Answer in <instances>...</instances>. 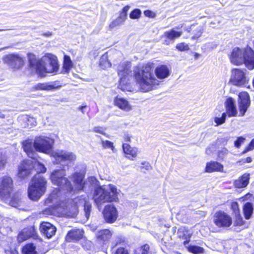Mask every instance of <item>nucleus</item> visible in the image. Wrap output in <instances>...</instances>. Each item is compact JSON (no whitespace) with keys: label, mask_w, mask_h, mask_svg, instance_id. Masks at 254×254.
<instances>
[{"label":"nucleus","mask_w":254,"mask_h":254,"mask_svg":"<svg viewBox=\"0 0 254 254\" xmlns=\"http://www.w3.org/2000/svg\"><path fill=\"white\" fill-rule=\"evenodd\" d=\"M153 64L148 63L141 67L136 66L133 69L134 77L138 88L142 92H146L157 88L159 81L152 72Z\"/></svg>","instance_id":"obj_1"},{"label":"nucleus","mask_w":254,"mask_h":254,"mask_svg":"<svg viewBox=\"0 0 254 254\" xmlns=\"http://www.w3.org/2000/svg\"><path fill=\"white\" fill-rule=\"evenodd\" d=\"M31 161L32 162L29 164L31 168H34L38 174L32 179L28 193L31 199L37 200L46 191L47 181L40 173L46 172V168L44 164L39 161Z\"/></svg>","instance_id":"obj_2"},{"label":"nucleus","mask_w":254,"mask_h":254,"mask_svg":"<svg viewBox=\"0 0 254 254\" xmlns=\"http://www.w3.org/2000/svg\"><path fill=\"white\" fill-rule=\"evenodd\" d=\"M29 65L34 69L40 76H44L47 73H56L59 69L58 59L51 54H46L40 60H37L32 54L28 55Z\"/></svg>","instance_id":"obj_3"},{"label":"nucleus","mask_w":254,"mask_h":254,"mask_svg":"<svg viewBox=\"0 0 254 254\" xmlns=\"http://www.w3.org/2000/svg\"><path fill=\"white\" fill-rule=\"evenodd\" d=\"M90 184H95L93 199L98 208L106 202H112L118 200V191L117 187L112 184L98 186L97 180L95 178H90L88 181Z\"/></svg>","instance_id":"obj_4"},{"label":"nucleus","mask_w":254,"mask_h":254,"mask_svg":"<svg viewBox=\"0 0 254 254\" xmlns=\"http://www.w3.org/2000/svg\"><path fill=\"white\" fill-rule=\"evenodd\" d=\"M0 198L5 203L16 207V192L13 181L9 176L0 178Z\"/></svg>","instance_id":"obj_5"},{"label":"nucleus","mask_w":254,"mask_h":254,"mask_svg":"<svg viewBox=\"0 0 254 254\" xmlns=\"http://www.w3.org/2000/svg\"><path fill=\"white\" fill-rule=\"evenodd\" d=\"M231 62L236 65L245 63L249 69L254 68V51L251 48L240 49L235 48L231 54Z\"/></svg>","instance_id":"obj_6"},{"label":"nucleus","mask_w":254,"mask_h":254,"mask_svg":"<svg viewBox=\"0 0 254 254\" xmlns=\"http://www.w3.org/2000/svg\"><path fill=\"white\" fill-rule=\"evenodd\" d=\"M131 63L129 62H125L121 63L118 66L117 70L119 76L120 77L119 87L123 90L131 91L130 87L127 84V81L131 72Z\"/></svg>","instance_id":"obj_7"},{"label":"nucleus","mask_w":254,"mask_h":254,"mask_svg":"<svg viewBox=\"0 0 254 254\" xmlns=\"http://www.w3.org/2000/svg\"><path fill=\"white\" fill-rule=\"evenodd\" d=\"M65 176L64 170H56L52 173L51 180L54 184L60 187L61 189L71 192L73 190V188L68 179L64 177Z\"/></svg>","instance_id":"obj_8"},{"label":"nucleus","mask_w":254,"mask_h":254,"mask_svg":"<svg viewBox=\"0 0 254 254\" xmlns=\"http://www.w3.org/2000/svg\"><path fill=\"white\" fill-rule=\"evenodd\" d=\"M54 140L49 137L40 135L36 136L34 140V148L38 152L51 154Z\"/></svg>","instance_id":"obj_9"},{"label":"nucleus","mask_w":254,"mask_h":254,"mask_svg":"<svg viewBox=\"0 0 254 254\" xmlns=\"http://www.w3.org/2000/svg\"><path fill=\"white\" fill-rule=\"evenodd\" d=\"M245 71H246V69H232L230 82L238 87H246L249 79L246 75Z\"/></svg>","instance_id":"obj_10"},{"label":"nucleus","mask_w":254,"mask_h":254,"mask_svg":"<svg viewBox=\"0 0 254 254\" xmlns=\"http://www.w3.org/2000/svg\"><path fill=\"white\" fill-rule=\"evenodd\" d=\"M51 156L55 159L56 164L61 162L71 163L74 162L76 159V156L74 153L64 150H57L53 151Z\"/></svg>","instance_id":"obj_11"},{"label":"nucleus","mask_w":254,"mask_h":254,"mask_svg":"<svg viewBox=\"0 0 254 254\" xmlns=\"http://www.w3.org/2000/svg\"><path fill=\"white\" fill-rule=\"evenodd\" d=\"M213 222L218 227H228L231 225L232 220L227 214L219 211L215 213Z\"/></svg>","instance_id":"obj_12"},{"label":"nucleus","mask_w":254,"mask_h":254,"mask_svg":"<svg viewBox=\"0 0 254 254\" xmlns=\"http://www.w3.org/2000/svg\"><path fill=\"white\" fill-rule=\"evenodd\" d=\"M104 219L107 223H113L117 220L118 213L113 205H106L103 211Z\"/></svg>","instance_id":"obj_13"},{"label":"nucleus","mask_w":254,"mask_h":254,"mask_svg":"<svg viewBox=\"0 0 254 254\" xmlns=\"http://www.w3.org/2000/svg\"><path fill=\"white\" fill-rule=\"evenodd\" d=\"M239 109L241 116H243L249 107L251 101L249 94L242 92L239 94Z\"/></svg>","instance_id":"obj_14"},{"label":"nucleus","mask_w":254,"mask_h":254,"mask_svg":"<svg viewBox=\"0 0 254 254\" xmlns=\"http://www.w3.org/2000/svg\"><path fill=\"white\" fill-rule=\"evenodd\" d=\"M40 230L47 238H50L54 236L56 232V228L53 224L47 222L41 224Z\"/></svg>","instance_id":"obj_15"},{"label":"nucleus","mask_w":254,"mask_h":254,"mask_svg":"<svg viewBox=\"0 0 254 254\" xmlns=\"http://www.w3.org/2000/svg\"><path fill=\"white\" fill-rule=\"evenodd\" d=\"M83 178L84 176L79 173H75L72 175L71 179L74 184V191L82 190L85 188L88 183H83Z\"/></svg>","instance_id":"obj_16"},{"label":"nucleus","mask_w":254,"mask_h":254,"mask_svg":"<svg viewBox=\"0 0 254 254\" xmlns=\"http://www.w3.org/2000/svg\"><path fill=\"white\" fill-rule=\"evenodd\" d=\"M112 236V232L109 229H103L98 231L96 234L97 241L100 244H106Z\"/></svg>","instance_id":"obj_17"},{"label":"nucleus","mask_w":254,"mask_h":254,"mask_svg":"<svg viewBox=\"0 0 254 254\" xmlns=\"http://www.w3.org/2000/svg\"><path fill=\"white\" fill-rule=\"evenodd\" d=\"M183 32L181 31H177L175 28L172 29L170 30L166 31L163 35L167 40L164 41V44L168 45L170 43V41H174L175 39L179 38L182 35Z\"/></svg>","instance_id":"obj_18"},{"label":"nucleus","mask_w":254,"mask_h":254,"mask_svg":"<svg viewBox=\"0 0 254 254\" xmlns=\"http://www.w3.org/2000/svg\"><path fill=\"white\" fill-rule=\"evenodd\" d=\"M34 142L31 139H27L22 142V148L26 153L28 156L32 159H34L35 153L33 150Z\"/></svg>","instance_id":"obj_19"},{"label":"nucleus","mask_w":254,"mask_h":254,"mask_svg":"<svg viewBox=\"0 0 254 254\" xmlns=\"http://www.w3.org/2000/svg\"><path fill=\"white\" fill-rule=\"evenodd\" d=\"M74 201L77 204V205H84L85 216L86 219H88L90 217L91 212V203L89 201H87L85 197H82V196H81L80 199H78V198H75Z\"/></svg>","instance_id":"obj_20"},{"label":"nucleus","mask_w":254,"mask_h":254,"mask_svg":"<svg viewBox=\"0 0 254 254\" xmlns=\"http://www.w3.org/2000/svg\"><path fill=\"white\" fill-rule=\"evenodd\" d=\"M32 162L31 160H27L23 162L21 165L19 172L18 174V177L24 178L27 177L31 173V167L30 164Z\"/></svg>","instance_id":"obj_21"},{"label":"nucleus","mask_w":254,"mask_h":254,"mask_svg":"<svg viewBox=\"0 0 254 254\" xmlns=\"http://www.w3.org/2000/svg\"><path fill=\"white\" fill-rule=\"evenodd\" d=\"M155 73L158 79H163L169 76L170 71L166 65H161L155 68Z\"/></svg>","instance_id":"obj_22"},{"label":"nucleus","mask_w":254,"mask_h":254,"mask_svg":"<svg viewBox=\"0 0 254 254\" xmlns=\"http://www.w3.org/2000/svg\"><path fill=\"white\" fill-rule=\"evenodd\" d=\"M250 179V174L245 173L239 179L235 181L234 183V186L238 189L245 188L249 183Z\"/></svg>","instance_id":"obj_23"},{"label":"nucleus","mask_w":254,"mask_h":254,"mask_svg":"<svg viewBox=\"0 0 254 254\" xmlns=\"http://www.w3.org/2000/svg\"><path fill=\"white\" fill-rule=\"evenodd\" d=\"M114 104L118 108L125 111H129L132 109L131 106L128 102L123 98L116 97L114 100Z\"/></svg>","instance_id":"obj_24"},{"label":"nucleus","mask_w":254,"mask_h":254,"mask_svg":"<svg viewBox=\"0 0 254 254\" xmlns=\"http://www.w3.org/2000/svg\"><path fill=\"white\" fill-rule=\"evenodd\" d=\"M82 237V231L79 229L69 231L66 236L67 242H74L79 240Z\"/></svg>","instance_id":"obj_25"},{"label":"nucleus","mask_w":254,"mask_h":254,"mask_svg":"<svg viewBox=\"0 0 254 254\" xmlns=\"http://www.w3.org/2000/svg\"><path fill=\"white\" fill-rule=\"evenodd\" d=\"M58 88L54 84L48 83H38L32 87V91L37 90H52Z\"/></svg>","instance_id":"obj_26"},{"label":"nucleus","mask_w":254,"mask_h":254,"mask_svg":"<svg viewBox=\"0 0 254 254\" xmlns=\"http://www.w3.org/2000/svg\"><path fill=\"white\" fill-rule=\"evenodd\" d=\"M223 166L217 162H212L208 163L205 167V171L208 173H211L214 171H221Z\"/></svg>","instance_id":"obj_27"},{"label":"nucleus","mask_w":254,"mask_h":254,"mask_svg":"<svg viewBox=\"0 0 254 254\" xmlns=\"http://www.w3.org/2000/svg\"><path fill=\"white\" fill-rule=\"evenodd\" d=\"M123 148L124 153L130 156H128L129 159L133 160V158L136 156L137 153V149L136 148H131L130 146L127 143H124L123 144Z\"/></svg>","instance_id":"obj_28"},{"label":"nucleus","mask_w":254,"mask_h":254,"mask_svg":"<svg viewBox=\"0 0 254 254\" xmlns=\"http://www.w3.org/2000/svg\"><path fill=\"white\" fill-rule=\"evenodd\" d=\"M134 254H154V253L148 245L145 244L135 249Z\"/></svg>","instance_id":"obj_29"},{"label":"nucleus","mask_w":254,"mask_h":254,"mask_svg":"<svg viewBox=\"0 0 254 254\" xmlns=\"http://www.w3.org/2000/svg\"><path fill=\"white\" fill-rule=\"evenodd\" d=\"M243 211L245 217L246 219H249L253 213V206L252 203L247 202L243 207Z\"/></svg>","instance_id":"obj_30"},{"label":"nucleus","mask_w":254,"mask_h":254,"mask_svg":"<svg viewBox=\"0 0 254 254\" xmlns=\"http://www.w3.org/2000/svg\"><path fill=\"white\" fill-rule=\"evenodd\" d=\"M108 57L107 53H105L102 55L100 60V66L102 69H107L111 66V64L108 61Z\"/></svg>","instance_id":"obj_31"},{"label":"nucleus","mask_w":254,"mask_h":254,"mask_svg":"<svg viewBox=\"0 0 254 254\" xmlns=\"http://www.w3.org/2000/svg\"><path fill=\"white\" fill-rule=\"evenodd\" d=\"M31 236V233L28 229H24L22 232L19 233L17 237V240L19 242H22L28 239Z\"/></svg>","instance_id":"obj_32"},{"label":"nucleus","mask_w":254,"mask_h":254,"mask_svg":"<svg viewBox=\"0 0 254 254\" xmlns=\"http://www.w3.org/2000/svg\"><path fill=\"white\" fill-rule=\"evenodd\" d=\"M21 119L24 121H27V123L25 126H27V127L31 128L33 127H35L37 125V122L36 119L32 117L28 116L27 115H24Z\"/></svg>","instance_id":"obj_33"},{"label":"nucleus","mask_w":254,"mask_h":254,"mask_svg":"<svg viewBox=\"0 0 254 254\" xmlns=\"http://www.w3.org/2000/svg\"><path fill=\"white\" fill-rule=\"evenodd\" d=\"M72 66V63L69 56L65 55L64 56L63 68L65 72H68Z\"/></svg>","instance_id":"obj_34"},{"label":"nucleus","mask_w":254,"mask_h":254,"mask_svg":"<svg viewBox=\"0 0 254 254\" xmlns=\"http://www.w3.org/2000/svg\"><path fill=\"white\" fill-rule=\"evenodd\" d=\"M23 254H38L35 251V247L33 244H29L22 249Z\"/></svg>","instance_id":"obj_35"},{"label":"nucleus","mask_w":254,"mask_h":254,"mask_svg":"<svg viewBox=\"0 0 254 254\" xmlns=\"http://www.w3.org/2000/svg\"><path fill=\"white\" fill-rule=\"evenodd\" d=\"M188 250L194 254H199L203 252V249L202 247L196 246H190L188 247Z\"/></svg>","instance_id":"obj_36"},{"label":"nucleus","mask_w":254,"mask_h":254,"mask_svg":"<svg viewBox=\"0 0 254 254\" xmlns=\"http://www.w3.org/2000/svg\"><path fill=\"white\" fill-rule=\"evenodd\" d=\"M226 118V113H223L221 117H215L214 118V122L216 124V126L221 125L225 123Z\"/></svg>","instance_id":"obj_37"},{"label":"nucleus","mask_w":254,"mask_h":254,"mask_svg":"<svg viewBox=\"0 0 254 254\" xmlns=\"http://www.w3.org/2000/svg\"><path fill=\"white\" fill-rule=\"evenodd\" d=\"M226 112L229 117H235L237 115V111L235 105L226 109Z\"/></svg>","instance_id":"obj_38"},{"label":"nucleus","mask_w":254,"mask_h":254,"mask_svg":"<svg viewBox=\"0 0 254 254\" xmlns=\"http://www.w3.org/2000/svg\"><path fill=\"white\" fill-rule=\"evenodd\" d=\"M141 10L139 9H134L129 14L131 19H138L141 15Z\"/></svg>","instance_id":"obj_39"},{"label":"nucleus","mask_w":254,"mask_h":254,"mask_svg":"<svg viewBox=\"0 0 254 254\" xmlns=\"http://www.w3.org/2000/svg\"><path fill=\"white\" fill-rule=\"evenodd\" d=\"M102 146L105 148H111L114 152L115 148L113 143L108 140H101Z\"/></svg>","instance_id":"obj_40"},{"label":"nucleus","mask_w":254,"mask_h":254,"mask_svg":"<svg viewBox=\"0 0 254 254\" xmlns=\"http://www.w3.org/2000/svg\"><path fill=\"white\" fill-rule=\"evenodd\" d=\"M228 152L229 151L226 148H222L218 151V157L220 159H223L228 154Z\"/></svg>","instance_id":"obj_41"},{"label":"nucleus","mask_w":254,"mask_h":254,"mask_svg":"<svg viewBox=\"0 0 254 254\" xmlns=\"http://www.w3.org/2000/svg\"><path fill=\"white\" fill-rule=\"evenodd\" d=\"M176 48L180 51H186L189 50L188 45L184 43H181L177 44Z\"/></svg>","instance_id":"obj_42"},{"label":"nucleus","mask_w":254,"mask_h":254,"mask_svg":"<svg viewBox=\"0 0 254 254\" xmlns=\"http://www.w3.org/2000/svg\"><path fill=\"white\" fill-rule=\"evenodd\" d=\"M235 224L237 226H243L245 225V222L243 219L242 216L238 214L236 215V220L234 222Z\"/></svg>","instance_id":"obj_43"},{"label":"nucleus","mask_w":254,"mask_h":254,"mask_svg":"<svg viewBox=\"0 0 254 254\" xmlns=\"http://www.w3.org/2000/svg\"><path fill=\"white\" fill-rule=\"evenodd\" d=\"M203 33L202 28L200 26H199L197 28L196 30L195 31V33L194 35L191 37L192 39H196L200 37Z\"/></svg>","instance_id":"obj_44"},{"label":"nucleus","mask_w":254,"mask_h":254,"mask_svg":"<svg viewBox=\"0 0 254 254\" xmlns=\"http://www.w3.org/2000/svg\"><path fill=\"white\" fill-rule=\"evenodd\" d=\"M246 140L245 137L242 136L238 137L237 140L234 142V145L237 148L240 147L241 144L243 143Z\"/></svg>","instance_id":"obj_45"},{"label":"nucleus","mask_w":254,"mask_h":254,"mask_svg":"<svg viewBox=\"0 0 254 254\" xmlns=\"http://www.w3.org/2000/svg\"><path fill=\"white\" fill-rule=\"evenodd\" d=\"M122 23L120 20L118 18H116L115 20H113L109 25V28L110 29H113L114 28L120 26L122 24Z\"/></svg>","instance_id":"obj_46"},{"label":"nucleus","mask_w":254,"mask_h":254,"mask_svg":"<svg viewBox=\"0 0 254 254\" xmlns=\"http://www.w3.org/2000/svg\"><path fill=\"white\" fill-rule=\"evenodd\" d=\"M225 105L226 108H229L230 107H233L235 106V100L231 97L228 98L225 102Z\"/></svg>","instance_id":"obj_47"},{"label":"nucleus","mask_w":254,"mask_h":254,"mask_svg":"<svg viewBox=\"0 0 254 254\" xmlns=\"http://www.w3.org/2000/svg\"><path fill=\"white\" fill-rule=\"evenodd\" d=\"M15 58L16 55L14 54L7 55L4 58V61L5 63L10 64L13 61Z\"/></svg>","instance_id":"obj_48"},{"label":"nucleus","mask_w":254,"mask_h":254,"mask_svg":"<svg viewBox=\"0 0 254 254\" xmlns=\"http://www.w3.org/2000/svg\"><path fill=\"white\" fill-rule=\"evenodd\" d=\"M6 163V158L2 153H0V169L3 168Z\"/></svg>","instance_id":"obj_49"},{"label":"nucleus","mask_w":254,"mask_h":254,"mask_svg":"<svg viewBox=\"0 0 254 254\" xmlns=\"http://www.w3.org/2000/svg\"><path fill=\"white\" fill-rule=\"evenodd\" d=\"M24 115H19L18 117V122L19 123V126H21L20 127L21 128H27V126H25V125L27 123V121H24L21 119V118L24 116Z\"/></svg>","instance_id":"obj_50"},{"label":"nucleus","mask_w":254,"mask_h":254,"mask_svg":"<svg viewBox=\"0 0 254 254\" xmlns=\"http://www.w3.org/2000/svg\"><path fill=\"white\" fill-rule=\"evenodd\" d=\"M58 192V190H55L53 191L52 194L48 197V199L46 200L47 202H51L54 201V199L56 198L57 196V193Z\"/></svg>","instance_id":"obj_51"},{"label":"nucleus","mask_w":254,"mask_h":254,"mask_svg":"<svg viewBox=\"0 0 254 254\" xmlns=\"http://www.w3.org/2000/svg\"><path fill=\"white\" fill-rule=\"evenodd\" d=\"M254 149V139H253L250 143H249L248 146L245 149V150L243 151V153H246L247 152L252 150Z\"/></svg>","instance_id":"obj_52"},{"label":"nucleus","mask_w":254,"mask_h":254,"mask_svg":"<svg viewBox=\"0 0 254 254\" xmlns=\"http://www.w3.org/2000/svg\"><path fill=\"white\" fill-rule=\"evenodd\" d=\"M231 207L232 209L233 210L234 212H235V215L240 214L239 206L237 202H234L232 203Z\"/></svg>","instance_id":"obj_53"},{"label":"nucleus","mask_w":254,"mask_h":254,"mask_svg":"<svg viewBox=\"0 0 254 254\" xmlns=\"http://www.w3.org/2000/svg\"><path fill=\"white\" fill-rule=\"evenodd\" d=\"M93 131L95 132L99 133L100 134H102L103 135L105 134V129L102 127H95L93 128Z\"/></svg>","instance_id":"obj_54"},{"label":"nucleus","mask_w":254,"mask_h":254,"mask_svg":"<svg viewBox=\"0 0 254 254\" xmlns=\"http://www.w3.org/2000/svg\"><path fill=\"white\" fill-rule=\"evenodd\" d=\"M144 14L146 16L150 18H154L156 16L155 13L150 10H145L144 11Z\"/></svg>","instance_id":"obj_55"},{"label":"nucleus","mask_w":254,"mask_h":254,"mask_svg":"<svg viewBox=\"0 0 254 254\" xmlns=\"http://www.w3.org/2000/svg\"><path fill=\"white\" fill-rule=\"evenodd\" d=\"M115 254H128V253L125 248L121 247L116 250Z\"/></svg>","instance_id":"obj_56"},{"label":"nucleus","mask_w":254,"mask_h":254,"mask_svg":"<svg viewBox=\"0 0 254 254\" xmlns=\"http://www.w3.org/2000/svg\"><path fill=\"white\" fill-rule=\"evenodd\" d=\"M4 252L6 254H16L15 248L12 249L10 247H8L5 250Z\"/></svg>","instance_id":"obj_57"},{"label":"nucleus","mask_w":254,"mask_h":254,"mask_svg":"<svg viewBox=\"0 0 254 254\" xmlns=\"http://www.w3.org/2000/svg\"><path fill=\"white\" fill-rule=\"evenodd\" d=\"M127 17V15L126 14L123 13L122 12H121L119 17L117 18L119 20H120L122 23H124L125 20L126 19Z\"/></svg>","instance_id":"obj_58"},{"label":"nucleus","mask_w":254,"mask_h":254,"mask_svg":"<svg viewBox=\"0 0 254 254\" xmlns=\"http://www.w3.org/2000/svg\"><path fill=\"white\" fill-rule=\"evenodd\" d=\"M18 64V67H21L24 64L23 60L17 55V65Z\"/></svg>","instance_id":"obj_59"},{"label":"nucleus","mask_w":254,"mask_h":254,"mask_svg":"<svg viewBox=\"0 0 254 254\" xmlns=\"http://www.w3.org/2000/svg\"><path fill=\"white\" fill-rule=\"evenodd\" d=\"M185 232L187 233V231H185V229L181 228L179 229L178 230V235L179 237H185L186 234H185Z\"/></svg>","instance_id":"obj_60"},{"label":"nucleus","mask_w":254,"mask_h":254,"mask_svg":"<svg viewBox=\"0 0 254 254\" xmlns=\"http://www.w3.org/2000/svg\"><path fill=\"white\" fill-rule=\"evenodd\" d=\"M230 139V136L224 137L220 139V141L223 144L226 145L228 141Z\"/></svg>","instance_id":"obj_61"},{"label":"nucleus","mask_w":254,"mask_h":254,"mask_svg":"<svg viewBox=\"0 0 254 254\" xmlns=\"http://www.w3.org/2000/svg\"><path fill=\"white\" fill-rule=\"evenodd\" d=\"M142 165H143L142 167L144 168L146 170H149L151 168L150 165L147 162L142 163Z\"/></svg>","instance_id":"obj_62"},{"label":"nucleus","mask_w":254,"mask_h":254,"mask_svg":"<svg viewBox=\"0 0 254 254\" xmlns=\"http://www.w3.org/2000/svg\"><path fill=\"white\" fill-rule=\"evenodd\" d=\"M130 7L128 5H126V6H125L122 10V12L123 13H125V14H126L127 15V11H128Z\"/></svg>","instance_id":"obj_63"},{"label":"nucleus","mask_w":254,"mask_h":254,"mask_svg":"<svg viewBox=\"0 0 254 254\" xmlns=\"http://www.w3.org/2000/svg\"><path fill=\"white\" fill-rule=\"evenodd\" d=\"M205 152L207 155H210L212 152V150L211 148L209 147L206 148Z\"/></svg>","instance_id":"obj_64"}]
</instances>
